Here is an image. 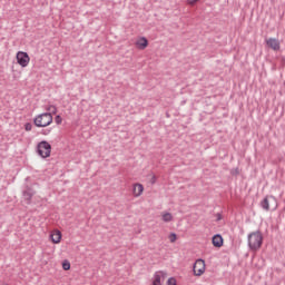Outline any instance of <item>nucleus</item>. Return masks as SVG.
<instances>
[{"label":"nucleus","instance_id":"nucleus-1","mask_svg":"<svg viewBox=\"0 0 285 285\" xmlns=\"http://www.w3.org/2000/svg\"><path fill=\"white\" fill-rule=\"evenodd\" d=\"M33 122L37 128H47V126H50V124H52V114H40L33 119Z\"/></svg>","mask_w":285,"mask_h":285},{"label":"nucleus","instance_id":"nucleus-2","mask_svg":"<svg viewBox=\"0 0 285 285\" xmlns=\"http://www.w3.org/2000/svg\"><path fill=\"white\" fill-rule=\"evenodd\" d=\"M37 153L42 159H48L50 153H52V146L50 142L42 140L37 145Z\"/></svg>","mask_w":285,"mask_h":285},{"label":"nucleus","instance_id":"nucleus-3","mask_svg":"<svg viewBox=\"0 0 285 285\" xmlns=\"http://www.w3.org/2000/svg\"><path fill=\"white\" fill-rule=\"evenodd\" d=\"M263 209L275 212L278 207V200L275 196H266L261 203Z\"/></svg>","mask_w":285,"mask_h":285},{"label":"nucleus","instance_id":"nucleus-4","mask_svg":"<svg viewBox=\"0 0 285 285\" xmlns=\"http://www.w3.org/2000/svg\"><path fill=\"white\" fill-rule=\"evenodd\" d=\"M193 271L196 277H202V275L206 273V262L202 258H198L194 264Z\"/></svg>","mask_w":285,"mask_h":285},{"label":"nucleus","instance_id":"nucleus-5","mask_svg":"<svg viewBox=\"0 0 285 285\" xmlns=\"http://www.w3.org/2000/svg\"><path fill=\"white\" fill-rule=\"evenodd\" d=\"M16 59L21 68H28L30 65V56L26 51H18Z\"/></svg>","mask_w":285,"mask_h":285},{"label":"nucleus","instance_id":"nucleus-6","mask_svg":"<svg viewBox=\"0 0 285 285\" xmlns=\"http://www.w3.org/2000/svg\"><path fill=\"white\" fill-rule=\"evenodd\" d=\"M263 244V234L262 232H254L252 234V249H259Z\"/></svg>","mask_w":285,"mask_h":285},{"label":"nucleus","instance_id":"nucleus-7","mask_svg":"<svg viewBox=\"0 0 285 285\" xmlns=\"http://www.w3.org/2000/svg\"><path fill=\"white\" fill-rule=\"evenodd\" d=\"M168 277V274L165 271H158L155 272L151 282V285H161L163 282L166 281V278Z\"/></svg>","mask_w":285,"mask_h":285},{"label":"nucleus","instance_id":"nucleus-8","mask_svg":"<svg viewBox=\"0 0 285 285\" xmlns=\"http://www.w3.org/2000/svg\"><path fill=\"white\" fill-rule=\"evenodd\" d=\"M265 43L273 51H279L281 50V40H278V38H267L265 40Z\"/></svg>","mask_w":285,"mask_h":285},{"label":"nucleus","instance_id":"nucleus-9","mask_svg":"<svg viewBox=\"0 0 285 285\" xmlns=\"http://www.w3.org/2000/svg\"><path fill=\"white\" fill-rule=\"evenodd\" d=\"M35 195H36V191L31 187H27L22 191V197H23L26 204H28V205L32 204V197H35Z\"/></svg>","mask_w":285,"mask_h":285},{"label":"nucleus","instance_id":"nucleus-10","mask_svg":"<svg viewBox=\"0 0 285 285\" xmlns=\"http://www.w3.org/2000/svg\"><path fill=\"white\" fill-rule=\"evenodd\" d=\"M136 48H138V50H146V48H148V39H146V37H141L136 41Z\"/></svg>","mask_w":285,"mask_h":285},{"label":"nucleus","instance_id":"nucleus-11","mask_svg":"<svg viewBox=\"0 0 285 285\" xmlns=\"http://www.w3.org/2000/svg\"><path fill=\"white\" fill-rule=\"evenodd\" d=\"M212 242L213 246H215L216 248H222V246H224V238L219 234L214 235Z\"/></svg>","mask_w":285,"mask_h":285},{"label":"nucleus","instance_id":"nucleus-12","mask_svg":"<svg viewBox=\"0 0 285 285\" xmlns=\"http://www.w3.org/2000/svg\"><path fill=\"white\" fill-rule=\"evenodd\" d=\"M132 193H134V197H141V194L144 193V185L135 184Z\"/></svg>","mask_w":285,"mask_h":285},{"label":"nucleus","instance_id":"nucleus-13","mask_svg":"<svg viewBox=\"0 0 285 285\" xmlns=\"http://www.w3.org/2000/svg\"><path fill=\"white\" fill-rule=\"evenodd\" d=\"M50 237L53 244H59L61 242V232L55 230L51 233Z\"/></svg>","mask_w":285,"mask_h":285},{"label":"nucleus","instance_id":"nucleus-14","mask_svg":"<svg viewBox=\"0 0 285 285\" xmlns=\"http://www.w3.org/2000/svg\"><path fill=\"white\" fill-rule=\"evenodd\" d=\"M163 222H173V214L171 213H165L163 214Z\"/></svg>","mask_w":285,"mask_h":285},{"label":"nucleus","instance_id":"nucleus-15","mask_svg":"<svg viewBox=\"0 0 285 285\" xmlns=\"http://www.w3.org/2000/svg\"><path fill=\"white\" fill-rule=\"evenodd\" d=\"M169 240H170L171 244H175V242H177V234L171 233V234L169 235Z\"/></svg>","mask_w":285,"mask_h":285},{"label":"nucleus","instance_id":"nucleus-16","mask_svg":"<svg viewBox=\"0 0 285 285\" xmlns=\"http://www.w3.org/2000/svg\"><path fill=\"white\" fill-rule=\"evenodd\" d=\"M62 268H63V271H70V262L65 261V262L62 263Z\"/></svg>","mask_w":285,"mask_h":285},{"label":"nucleus","instance_id":"nucleus-17","mask_svg":"<svg viewBox=\"0 0 285 285\" xmlns=\"http://www.w3.org/2000/svg\"><path fill=\"white\" fill-rule=\"evenodd\" d=\"M167 285H177V279H175V277L168 278Z\"/></svg>","mask_w":285,"mask_h":285},{"label":"nucleus","instance_id":"nucleus-18","mask_svg":"<svg viewBox=\"0 0 285 285\" xmlns=\"http://www.w3.org/2000/svg\"><path fill=\"white\" fill-rule=\"evenodd\" d=\"M24 130H27V132H30V130H32V124L27 122V124L24 125Z\"/></svg>","mask_w":285,"mask_h":285},{"label":"nucleus","instance_id":"nucleus-19","mask_svg":"<svg viewBox=\"0 0 285 285\" xmlns=\"http://www.w3.org/2000/svg\"><path fill=\"white\" fill-rule=\"evenodd\" d=\"M61 121H63V119L61 118V116H56V124L59 126L61 124Z\"/></svg>","mask_w":285,"mask_h":285},{"label":"nucleus","instance_id":"nucleus-20","mask_svg":"<svg viewBox=\"0 0 285 285\" xmlns=\"http://www.w3.org/2000/svg\"><path fill=\"white\" fill-rule=\"evenodd\" d=\"M224 219V216L222 214L217 213L216 214V222H222Z\"/></svg>","mask_w":285,"mask_h":285},{"label":"nucleus","instance_id":"nucleus-21","mask_svg":"<svg viewBox=\"0 0 285 285\" xmlns=\"http://www.w3.org/2000/svg\"><path fill=\"white\" fill-rule=\"evenodd\" d=\"M157 183V176H153L150 179V184H156Z\"/></svg>","mask_w":285,"mask_h":285},{"label":"nucleus","instance_id":"nucleus-22","mask_svg":"<svg viewBox=\"0 0 285 285\" xmlns=\"http://www.w3.org/2000/svg\"><path fill=\"white\" fill-rule=\"evenodd\" d=\"M188 1V3L190 4V6H195V3H197V1H199V0H187Z\"/></svg>","mask_w":285,"mask_h":285},{"label":"nucleus","instance_id":"nucleus-23","mask_svg":"<svg viewBox=\"0 0 285 285\" xmlns=\"http://www.w3.org/2000/svg\"><path fill=\"white\" fill-rule=\"evenodd\" d=\"M51 109H53V110H52V112H53V114H56V112H57V107H55V106H50V107L48 108V110H51Z\"/></svg>","mask_w":285,"mask_h":285},{"label":"nucleus","instance_id":"nucleus-24","mask_svg":"<svg viewBox=\"0 0 285 285\" xmlns=\"http://www.w3.org/2000/svg\"><path fill=\"white\" fill-rule=\"evenodd\" d=\"M42 135H50V129L45 130V131L42 132Z\"/></svg>","mask_w":285,"mask_h":285},{"label":"nucleus","instance_id":"nucleus-25","mask_svg":"<svg viewBox=\"0 0 285 285\" xmlns=\"http://www.w3.org/2000/svg\"><path fill=\"white\" fill-rule=\"evenodd\" d=\"M248 246H250V234L247 235Z\"/></svg>","mask_w":285,"mask_h":285},{"label":"nucleus","instance_id":"nucleus-26","mask_svg":"<svg viewBox=\"0 0 285 285\" xmlns=\"http://www.w3.org/2000/svg\"><path fill=\"white\" fill-rule=\"evenodd\" d=\"M2 285H9L8 283H4V284H2Z\"/></svg>","mask_w":285,"mask_h":285}]
</instances>
